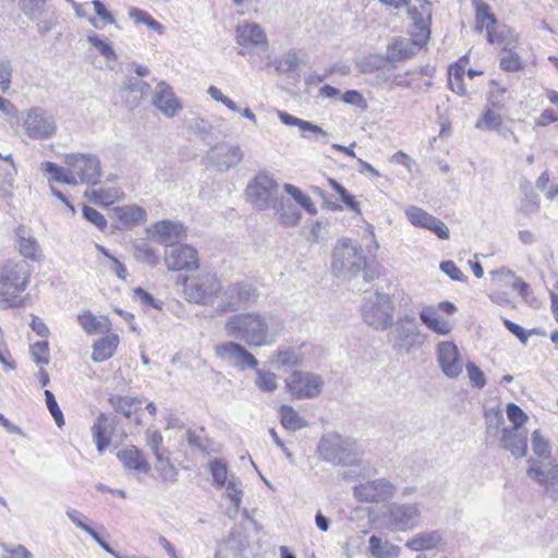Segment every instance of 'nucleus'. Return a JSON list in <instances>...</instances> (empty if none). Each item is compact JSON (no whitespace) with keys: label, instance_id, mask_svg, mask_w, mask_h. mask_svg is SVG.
I'll list each match as a JSON object with an SVG mask.
<instances>
[{"label":"nucleus","instance_id":"obj_1","mask_svg":"<svg viewBox=\"0 0 558 558\" xmlns=\"http://www.w3.org/2000/svg\"><path fill=\"white\" fill-rule=\"evenodd\" d=\"M283 329V322L271 313L246 312L233 315L225 330L229 337L245 342L250 348L274 344Z\"/></svg>","mask_w":558,"mask_h":558},{"label":"nucleus","instance_id":"obj_2","mask_svg":"<svg viewBox=\"0 0 558 558\" xmlns=\"http://www.w3.org/2000/svg\"><path fill=\"white\" fill-rule=\"evenodd\" d=\"M320 460L332 465L361 466L363 451L359 442L336 432L324 434L317 445Z\"/></svg>","mask_w":558,"mask_h":558},{"label":"nucleus","instance_id":"obj_3","mask_svg":"<svg viewBox=\"0 0 558 558\" xmlns=\"http://www.w3.org/2000/svg\"><path fill=\"white\" fill-rule=\"evenodd\" d=\"M366 258L362 247L349 239H341L332 251L331 269L337 277L352 278L361 270L366 282L373 280V276L366 270Z\"/></svg>","mask_w":558,"mask_h":558},{"label":"nucleus","instance_id":"obj_4","mask_svg":"<svg viewBox=\"0 0 558 558\" xmlns=\"http://www.w3.org/2000/svg\"><path fill=\"white\" fill-rule=\"evenodd\" d=\"M31 276V266L25 260L7 262L0 267V303L14 307L22 304L21 293L25 291Z\"/></svg>","mask_w":558,"mask_h":558},{"label":"nucleus","instance_id":"obj_5","mask_svg":"<svg viewBox=\"0 0 558 558\" xmlns=\"http://www.w3.org/2000/svg\"><path fill=\"white\" fill-rule=\"evenodd\" d=\"M178 282L183 284L185 299L197 304L211 303L217 293L222 291L217 275L210 271H202L194 277L179 276Z\"/></svg>","mask_w":558,"mask_h":558},{"label":"nucleus","instance_id":"obj_6","mask_svg":"<svg viewBox=\"0 0 558 558\" xmlns=\"http://www.w3.org/2000/svg\"><path fill=\"white\" fill-rule=\"evenodd\" d=\"M395 304L386 293L376 292L362 308L363 320L376 330H387L393 324Z\"/></svg>","mask_w":558,"mask_h":558},{"label":"nucleus","instance_id":"obj_7","mask_svg":"<svg viewBox=\"0 0 558 558\" xmlns=\"http://www.w3.org/2000/svg\"><path fill=\"white\" fill-rule=\"evenodd\" d=\"M425 342V335L418 328L413 316L404 315L398 319L395 328L392 349L399 355H409L421 349Z\"/></svg>","mask_w":558,"mask_h":558},{"label":"nucleus","instance_id":"obj_8","mask_svg":"<svg viewBox=\"0 0 558 558\" xmlns=\"http://www.w3.org/2000/svg\"><path fill=\"white\" fill-rule=\"evenodd\" d=\"M397 487L387 478L368 480L352 489L355 500L362 504H380L392 499Z\"/></svg>","mask_w":558,"mask_h":558},{"label":"nucleus","instance_id":"obj_9","mask_svg":"<svg viewBox=\"0 0 558 558\" xmlns=\"http://www.w3.org/2000/svg\"><path fill=\"white\" fill-rule=\"evenodd\" d=\"M64 163L77 175L80 183L96 185L101 175L100 160L93 154H68Z\"/></svg>","mask_w":558,"mask_h":558},{"label":"nucleus","instance_id":"obj_10","mask_svg":"<svg viewBox=\"0 0 558 558\" xmlns=\"http://www.w3.org/2000/svg\"><path fill=\"white\" fill-rule=\"evenodd\" d=\"M322 376L308 372L293 371L286 378V387L292 397L296 399L316 398L323 389Z\"/></svg>","mask_w":558,"mask_h":558},{"label":"nucleus","instance_id":"obj_11","mask_svg":"<svg viewBox=\"0 0 558 558\" xmlns=\"http://www.w3.org/2000/svg\"><path fill=\"white\" fill-rule=\"evenodd\" d=\"M277 193L278 183L265 173L257 174L246 187L248 201L262 210L276 206Z\"/></svg>","mask_w":558,"mask_h":558},{"label":"nucleus","instance_id":"obj_12","mask_svg":"<svg viewBox=\"0 0 558 558\" xmlns=\"http://www.w3.org/2000/svg\"><path fill=\"white\" fill-rule=\"evenodd\" d=\"M257 299L258 292L251 283L234 282L222 289L218 308L221 312L235 311L255 303Z\"/></svg>","mask_w":558,"mask_h":558},{"label":"nucleus","instance_id":"obj_13","mask_svg":"<svg viewBox=\"0 0 558 558\" xmlns=\"http://www.w3.org/2000/svg\"><path fill=\"white\" fill-rule=\"evenodd\" d=\"M25 133L35 140L52 137L57 132V124L51 114L40 107L31 108L23 121Z\"/></svg>","mask_w":558,"mask_h":558},{"label":"nucleus","instance_id":"obj_14","mask_svg":"<svg viewBox=\"0 0 558 558\" xmlns=\"http://www.w3.org/2000/svg\"><path fill=\"white\" fill-rule=\"evenodd\" d=\"M421 508L418 504L391 502L386 510V518L392 529L413 530L418 525Z\"/></svg>","mask_w":558,"mask_h":558},{"label":"nucleus","instance_id":"obj_15","mask_svg":"<svg viewBox=\"0 0 558 558\" xmlns=\"http://www.w3.org/2000/svg\"><path fill=\"white\" fill-rule=\"evenodd\" d=\"M244 158V153L236 144L222 142L213 146L206 155L208 162L220 172H227L239 165Z\"/></svg>","mask_w":558,"mask_h":558},{"label":"nucleus","instance_id":"obj_16","mask_svg":"<svg viewBox=\"0 0 558 558\" xmlns=\"http://www.w3.org/2000/svg\"><path fill=\"white\" fill-rule=\"evenodd\" d=\"M215 354L217 357L228 362L240 371L256 368L258 366L256 357L244 345L238 342L229 341L216 345Z\"/></svg>","mask_w":558,"mask_h":558},{"label":"nucleus","instance_id":"obj_17","mask_svg":"<svg viewBox=\"0 0 558 558\" xmlns=\"http://www.w3.org/2000/svg\"><path fill=\"white\" fill-rule=\"evenodd\" d=\"M526 474L530 478L544 485L546 493L554 500L558 499V464H553L550 461L545 460H529V468Z\"/></svg>","mask_w":558,"mask_h":558},{"label":"nucleus","instance_id":"obj_18","mask_svg":"<svg viewBox=\"0 0 558 558\" xmlns=\"http://www.w3.org/2000/svg\"><path fill=\"white\" fill-rule=\"evenodd\" d=\"M165 262L170 270H189L197 268V251L186 244L170 245L165 253Z\"/></svg>","mask_w":558,"mask_h":558},{"label":"nucleus","instance_id":"obj_19","mask_svg":"<svg viewBox=\"0 0 558 558\" xmlns=\"http://www.w3.org/2000/svg\"><path fill=\"white\" fill-rule=\"evenodd\" d=\"M413 38H395L388 46L386 57L388 61H402L414 57L426 44L428 38L412 32Z\"/></svg>","mask_w":558,"mask_h":558},{"label":"nucleus","instance_id":"obj_20","mask_svg":"<svg viewBox=\"0 0 558 558\" xmlns=\"http://www.w3.org/2000/svg\"><path fill=\"white\" fill-rule=\"evenodd\" d=\"M437 360L444 375L457 378L462 373V359L458 347L451 341H442L437 345Z\"/></svg>","mask_w":558,"mask_h":558},{"label":"nucleus","instance_id":"obj_21","mask_svg":"<svg viewBox=\"0 0 558 558\" xmlns=\"http://www.w3.org/2000/svg\"><path fill=\"white\" fill-rule=\"evenodd\" d=\"M405 216L413 226L427 229L441 240L449 238L448 227L440 219L428 214L426 210L417 206H409L405 209Z\"/></svg>","mask_w":558,"mask_h":558},{"label":"nucleus","instance_id":"obj_22","mask_svg":"<svg viewBox=\"0 0 558 558\" xmlns=\"http://www.w3.org/2000/svg\"><path fill=\"white\" fill-rule=\"evenodd\" d=\"M404 5L414 22L413 32L422 35V39L429 38L428 23L432 17V3L427 0H408Z\"/></svg>","mask_w":558,"mask_h":558},{"label":"nucleus","instance_id":"obj_23","mask_svg":"<svg viewBox=\"0 0 558 558\" xmlns=\"http://www.w3.org/2000/svg\"><path fill=\"white\" fill-rule=\"evenodd\" d=\"M236 41L244 48H255L264 52L268 48V39L264 29L256 23H245L236 27Z\"/></svg>","mask_w":558,"mask_h":558},{"label":"nucleus","instance_id":"obj_24","mask_svg":"<svg viewBox=\"0 0 558 558\" xmlns=\"http://www.w3.org/2000/svg\"><path fill=\"white\" fill-rule=\"evenodd\" d=\"M153 105L168 118L174 117L182 109V104L174 95L172 87L163 81L156 86Z\"/></svg>","mask_w":558,"mask_h":558},{"label":"nucleus","instance_id":"obj_25","mask_svg":"<svg viewBox=\"0 0 558 558\" xmlns=\"http://www.w3.org/2000/svg\"><path fill=\"white\" fill-rule=\"evenodd\" d=\"M499 447L509 450L514 458H523L527 452V433L517 427H504Z\"/></svg>","mask_w":558,"mask_h":558},{"label":"nucleus","instance_id":"obj_26","mask_svg":"<svg viewBox=\"0 0 558 558\" xmlns=\"http://www.w3.org/2000/svg\"><path fill=\"white\" fill-rule=\"evenodd\" d=\"M113 226L118 230L130 229L146 221L147 215L143 207L124 205L113 209Z\"/></svg>","mask_w":558,"mask_h":558},{"label":"nucleus","instance_id":"obj_27","mask_svg":"<svg viewBox=\"0 0 558 558\" xmlns=\"http://www.w3.org/2000/svg\"><path fill=\"white\" fill-rule=\"evenodd\" d=\"M153 238L158 242L167 245H173L172 243L185 235V228L182 223L171 220H162L153 225L147 230Z\"/></svg>","mask_w":558,"mask_h":558},{"label":"nucleus","instance_id":"obj_28","mask_svg":"<svg viewBox=\"0 0 558 558\" xmlns=\"http://www.w3.org/2000/svg\"><path fill=\"white\" fill-rule=\"evenodd\" d=\"M15 243L23 257L32 260L39 259L41 248L31 229L20 225L15 230Z\"/></svg>","mask_w":558,"mask_h":558},{"label":"nucleus","instance_id":"obj_29","mask_svg":"<svg viewBox=\"0 0 558 558\" xmlns=\"http://www.w3.org/2000/svg\"><path fill=\"white\" fill-rule=\"evenodd\" d=\"M444 542V534L439 530L423 531L414 534L405 543V546L414 551L432 550Z\"/></svg>","mask_w":558,"mask_h":558},{"label":"nucleus","instance_id":"obj_30","mask_svg":"<svg viewBox=\"0 0 558 558\" xmlns=\"http://www.w3.org/2000/svg\"><path fill=\"white\" fill-rule=\"evenodd\" d=\"M117 457L128 470H136L144 473L149 471L148 462L134 446L118 451Z\"/></svg>","mask_w":558,"mask_h":558},{"label":"nucleus","instance_id":"obj_31","mask_svg":"<svg viewBox=\"0 0 558 558\" xmlns=\"http://www.w3.org/2000/svg\"><path fill=\"white\" fill-rule=\"evenodd\" d=\"M80 326L87 335L105 333L110 331V322L106 316H95L92 312L85 311L77 316Z\"/></svg>","mask_w":558,"mask_h":558},{"label":"nucleus","instance_id":"obj_32","mask_svg":"<svg viewBox=\"0 0 558 558\" xmlns=\"http://www.w3.org/2000/svg\"><path fill=\"white\" fill-rule=\"evenodd\" d=\"M119 344V337L117 335H107L97 340L93 345L92 360L94 362H105L110 359Z\"/></svg>","mask_w":558,"mask_h":558},{"label":"nucleus","instance_id":"obj_33","mask_svg":"<svg viewBox=\"0 0 558 558\" xmlns=\"http://www.w3.org/2000/svg\"><path fill=\"white\" fill-rule=\"evenodd\" d=\"M520 191L523 195L521 201V211L525 214H533L539 209V197L534 191L532 183L527 179H522L519 184Z\"/></svg>","mask_w":558,"mask_h":558},{"label":"nucleus","instance_id":"obj_34","mask_svg":"<svg viewBox=\"0 0 558 558\" xmlns=\"http://www.w3.org/2000/svg\"><path fill=\"white\" fill-rule=\"evenodd\" d=\"M369 553L375 558H395L400 555V548L376 535L369 537Z\"/></svg>","mask_w":558,"mask_h":558},{"label":"nucleus","instance_id":"obj_35","mask_svg":"<svg viewBox=\"0 0 558 558\" xmlns=\"http://www.w3.org/2000/svg\"><path fill=\"white\" fill-rule=\"evenodd\" d=\"M279 119L286 125L298 126L301 131L302 136H304V137L307 136L306 135L307 132H311L315 135H322V136L327 135V132L324 131L320 126H318L312 122L295 118L288 112L279 111Z\"/></svg>","mask_w":558,"mask_h":558},{"label":"nucleus","instance_id":"obj_36","mask_svg":"<svg viewBox=\"0 0 558 558\" xmlns=\"http://www.w3.org/2000/svg\"><path fill=\"white\" fill-rule=\"evenodd\" d=\"M245 545L242 539L231 534L228 539L221 544L215 554V558H242Z\"/></svg>","mask_w":558,"mask_h":558},{"label":"nucleus","instance_id":"obj_37","mask_svg":"<svg viewBox=\"0 0 558 558\" xmlns=\"http://www.w3.org/2000/svg\"><path fill=\"white\" fill-rule=\"evenodd\" d=\"M109 403L116 412L123 414L125 417H131L132 413L137 411L141 401L137 398L129 396H111Z\"/></svg>","mask_w":558,"mask_h":558},{"label":"nucleus","instance_id":"obj_38","mask_svg":"<svg viewBox=\"0 0 558 558\" xmlns=\"http://www.w3.org/2000/svg\"><path fill=\"white\" fill-rule=\"evenodd\" d=\"M280 421L284 428L290 430H299L307 425V422L298 414L291 405H281Z\"/></svg>","mask_w":558,"mask_h":558},{"label":"nucleus","instance_id":"obj_39","mask_svg":"<svg viewBox=\"0 0 558 558\" xmlns=\"http://www.w3.org/2000/svg\"><path fill=\"white\" fill-rule=\"evenodd\" d=\"M275 207L277 209V213L279 214L280 223L287 227H293L299 223L301 219V211L294 204L290 202L284 204L283 202H281L278 207L277 205Z\"/></svg>","mask_w":558,"mask_h":558},{"label":"nucleus","instance_id":"obj_40","mask_svg":"<svg viewBox=\"0 0 558 558\" xmlns=\"http://www.w3.org/2000/svg\"><path fill=\"white\" fill-rule=\"evenodd\" d=\"M476 28L482 31L486 28L488 32V39L493 43L490 27L496 23L495 16L490 13V8L487 3L481 2L476 4Z\"/></svg>","mask_w":558,"mask_h":558},{"label":"nucleus","instance_id":"obj_41","mask_svg":"<svg viewBox=\"0 0 558 558\" xmlns=\"http://www.w3.org/2000/svg\"><path fill=\"white\" fill-rule=\"evenodd\" d=\"M485 425H486V437H496L500 426L504 425L505 418L502 411L498 408H492L485 411Z\"/></svg>","mask_w":558,"mask_h":558},{"label":"nucleus","instance_id":"obj_42","mask_svg":"<svg viewBox=\"0 0 558 558\" xmlns=\"http://www.w3.org/2000/svg\"><path fill=\"white\" fill-rule=\"evenodd\" d=\"M134 256L138 262L155 266L159 262L156 250L146 242H138L134 245Z\"/></svg>","mask_w":558,"mask_h":558},{"label":"nucleus","instance_id":"obj_43","mask_svg":"<svg viewBox=\"0 0 558 558\" xmlns=\"http://www.w3.org/2000/svg\"><path fill=\"white\" fill-rule=\"evenodd\" d=\"M256 372L255 385L263 392H272L278 388L277 376L275 373L254 368Z\"/></svg>","mask_w":558,"mask_h":558},{"label":"nucleus","instance_id":"obj_44","mask_svg":"<svg viewBox=\"0 0 558 558\" xmlns=\"http://www.w3.org/2000/svg\"><path fill=\"white\" fill-rule=\"evenodd\" d=\"M274 362L281 367H293L302 363V357L298 350L288 348L284 350H279L275 354Z\"/></svg>","mask_w":558,"mask_h":558},{"label":"nucleus","instance_id":"obj_45","mask_svg":"<svg viewBox=\"0 0 558 558\" xmlns=\"http://www.w3.org/2000/svg\"><path fill=\"white\" fill-rule=\"evenodd\" d=\"M107 421V417L104 413H100L97 422L92 427V434L94 440L97 446V450L102 452L109 446V438L106 436V429L104 427V423Z\"/></svg>","mask_w":558,"mask_h":558},{"label":"nucleus","instance_id":"obj_46","mask_svg":"<svg viewBox=\"0 0 558 558\" xmlns=\"http://www.w3.org/2000/svg\"><path fill=\"white\" fill-rule=\"evenodd\" d=\"M208 469L213 476L214 485H216L217 487H222L228 483L230 478L228 476V468L220 460L214 459L209 461Z\"/></svg>","mask_w":558,"mask_h":558},{"label":"nucleus","instance_id":"obj_47","mask_svg":"<svg viewBox=\"0 0 558 558\" xmlns=\"http://www.w3.org/2000/svg\"><path fill=\"white\" fill-rule=\"evenodd\" d=\"M475 128L499 132L502 128V118L499 112L493 109H487L482 119L476 122Z\"/></svg>","mask_w":558,"mask_h":558},{"label":"nucleus","instance_id":"obj_48","mask_svg":"<svg viewBox=\"0 0 558 558\" xmlns=\"http://www.w3.org/2000/svg\"><path fill=\"white\" fill-rule=\"evenodd\" d=\"M284 191L292 196V198L301 206L303 207L308 214L315 215L317 213V209L314 205V203L311 201V198L303 194L302 191L292 185V184H284Z\"/></svg>","mask_w":558,"mask_h":558},{"label":"nucleus","instance_id":"obj_49","mask_svg":"<svg viewBox=\"0 0 558 558\" xmlns=\"http://www.w3.org/2000/svg\"><path fill=\"white\" fill-rule=\"evenodd\" d=\"M47 0H19L21 11L29 19H38L45 11Z\"/></svg>","mask_w":558,"mask_h":558},{"label":"nucleus","instance_id":"obj_50","mask_svg":"<svg viewBox=\"0 0 558 558\" xmlns=\"http://www.w3.org/2000/svg\"><path fill=\"white\" fill-rule=\"evenodd\" d=\"M93 5L95 13L98 15L99 20L101 21L102 25L98 24V21L95 17H89L88 22L95 26V27H102L107 24H116V19L113 14L107 10L104 2L100 0H93L90 2Z\"/></svg>","mask_w":558,"mask_h":558},{"label":"nucleus","instance_id":"obj_51","mask_svg":"<svg viewBox=\"0 0 558 558\" xmlns=\"http://www.w3.org/2000/svg\"><path fill=\"white\" fill-rule=\"evenodd\" d=\"M226 497L232 502L233 505V514H236L240 506L242 504L243 498V492L239 487L238 482L235 481L234 475H231L228 483L226 484Z\"/></svg>","mask_w":558,"mask_h":558},{"label":"nucleus","instance_id":"obj_52","mask_svg":"<svg viewBox=\"0 0 558 558\" xmlns=\"http://www.w3.org/2000/svg\"><path fill=\"white\" fill-rule=\"evenodd\" d=\"M16 173V167L12 166V168H0V197H8L11 195Z\"/></svg>","mask_w":558,"mask_h":558},{"label":"nucleus","instance_id":"obj_53","mask_svg":"<svg viewBox=\"0 0 558 558\" xmlns=\"http://www.w3.org/2000/svg\"><path fill=\"white\" fill-rule=\"evenodd\" d=\"M132 86L140 89V95H134L132 98L126 96V105L130 109L138 107L142 99L147 96L150 90V85L148 83L136 77L133 78Z\"/></svg>","mask_w":558,"mask_h":558},{"label":"nucleus","instance_id":"obj_54","mask_svg":"<svg viewBox=\"0 0 558 558\" xmlns=\"http://www.w3.org/2000/svg\"><path fill=\"white\" fill-rule=\"evenodd\" d=\"M87 41L92 44L106 59L117 60V53L107 40L99 38L97 35H88Z\"/></svg>","mask_w":558,"mask_h":558},{"label":"nucleus","instance_id":"obj_55","mask_svg":"<svg viewBox=\"0 0 558 558\" xmlns=\"http://www.w3.org/2000/svg\"><path fill=\"white\" fill-rule=\"evenodd\" d=\"M13 68L10 60L0 57V90L7 93L11 87Z\"/></svg>","mask_w":558,"mask_h":558},{"label":"nucleus","instance_id":"obj_56","mask_svg":"<svg viewBox=\"0 0 558 558\" xmlns=\"http://www.w3.org/2000/svg\"><path fill=\"white\" fill-rule=\"evenodd\" d=\"M465 369L471 385L477 389H483L486 385V378L483 371L473 362H468L465 364Z\"/></svg>","mask_w":558,"mask_h":558},{"label":"nucleus","instance_id":"obj_57","mask_svg":"<svg viewBox=\"0 0 558 558\" xmlns=\"http://www.w3.org/2000/svg\"><path fill=\"white\" fill-rule=\"evenodd\" d=\"M329 184L332 189L339 194L342 202L353 211L360 213V204L354 199V196L351 195L340 183H338L333 179H329Z\"/></svg>","mask_w":558,"mask_h":558},{"label":"nucleus","instance_id":"obj_58","mask_svg":"<svg viewBox=\"0 0 558 558\" xmlns=\"http://www.w3.org/2000/svg\"><path fill=\"white\" fill-rule=\"evenodd\" d=\"M33 360L40 365L49 363V347L47 341H37L31 347Z\"/></svg>","mask_w":558,"mask_h":558},{"label":"nucleus","instance_id":"obj_59","mask_svg":"<svg viewBox=\"0 0 558 558\" xmlns=\"http://www.w3.org/2000/svg\"><path fill=\"white\" fill-rule=\"evenodd\" d=\"M507 415L509 421L513 424L512 427L521 429L523 424L527 421V415L523 410L515 403H509L507 405Z\"/></svg>","mask_w":558,"mask_h":558},{"label":"nucleus","instance_id":"obj_60","mask_svg":"<svg viewBox=\"0 0 558 558\" xmlns=\"http://www.w3.org/2000/svg\"><path fill=\"white\" fill-rule=\"evenodd\" d=\"M44 393H45L46 404H47V408H48L50 414L54 418L56 424L59 427H61L64 424V418H63V414L57 403V400H56L53 393L50 390H45Z\"/></svg>","mask_w":558,"mask_h":558},{"label":"nucleus","instance_id":"obj_61","mask_svg":"<svg viewBox=\"0 0 558 558\" xmlns=\"http://www.w3.org/2000/svg\"><path fill=\"white\" fill-rule=\"evenodd\" d=\"M83 217L89 221L90 223H93L94 226H96L99 230H105V228L107 227V220L106 218L104 217L102 214H100L97 209H95L94 207H90V206H87L85 205L83 207Z\"/></svg>","mask_w":558,"mask_h":558},{"label":"nucleus","instance_id":"obj_62","mask_svg":"<svg viewBox=\"0 0 558 558\" xmlns=\"http://www.w3.org/2000/svg\"><path fill=\"white\" fill-rule=\"evenodd\" d=\"M532 448L537 457H547L550 452L548 441L541 435L539 430L536 429L532 434Z\"/></svg>","mask_w":558,"mask_h":558},{"label":"nucleus","instance_id":"obj_63","mask_svg":"<svg viewBox=\"0 0 558 558\" xmlns=\"http://www.w3.org/2000/svg\"><path fill=\"white\" fill-rule=\"evenodd\" d=\"M207 94L211 97L213 100L223 104L229 110L233 112L240 111V108L236 106V104L232 99L223 95L218 87L209 86L207 89Z\"/></svg>","mask_w":558,"mask_h":558},{"label":"nucleus","instance_id":"obj_64","mask_svg":"<svg viewBox=\"0 0 558 558\" xmlns=\"http://www.w3.org/2000/svg\"><path fill=\"white\" fill-rule=\"evenodd\" d=\"M3 558H33L32 553L23 545H16L12 547H3Z\"/></svg>","mask_w":558,"mask_h":558}]
</instances>
